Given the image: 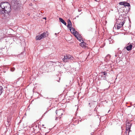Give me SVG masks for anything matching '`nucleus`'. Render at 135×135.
Returning a JSON list of instances; mask_svg holds the SVG:
<instances>
[{"label":"nucleus","instance_id":"nucleus-1","mask_svg":"<svg viewBox=\"0 0 135 135\" xmlns=\"http://www.w3.org/2000/svg\"><path fill=\"white\" fill-rule=\"evenodd\" d=\"M11 10V6L8 2H2L0 4V14H4L9 12Z\"/></svg>","mask_w":135,"mask_h":135},{"label":"nucleus","instance_id":"nucleus-2","mask_svg":"<svg viewBox=\"0 0 135 135\" xmlns=\"http://www.w3.org/2000/svg\"><path fill=\"white\" fill-rule=\"evenodd\" d=\"M124 15H120L118 20L117 21L116 24H117V28L118 30L120 28L123 26L124 23L125 22V21L124 19H123L124 17Z\"/></svg>","mask_w":135,"mask_h":135},{"label":"nucleus","instance_id":"nucleus-3","mask_svg":"<svg viewBox=\"0 0 135 135\" xmlns=\"http://www.w3.org/2000/svg\"><path fill=\"white\" fill-rule=\"evenodd\" d=\"M49 34L48 32L47 31L44 32L40 35L36 36V40H40L41 39L47 37L48 35Z\"/></svg>","mask_w":135,"mask_h":135},{"label":"nucleus","instance_id":"nucleus-4","mask_svg":"<svg viewBox=\"0 0 135 135\" xmlns=\"http://www.w3.org/2000/svg\"><path fill=\"white\" fill-rule=\"evenodd\" d=\"M11 4L12 6L13 7V8H14L15 10L17 9V4L16 0H12L11 2Z\"/></svg>","mask_w":135,"mask_h":135},{"label":"nucleus","instance_id":"nucleus-5","mask_svg":"<svg viewBox=\"0 0 135 135\" xmlns=\"http://www.w3.org/2000/svg\"><path fill=\"white\" fill-rule=\"evenodd\" d=\"M33 132L34 133L36 134L38 132L40 131V125H39L38 126L37 125H35L33 127Z\"/></svg>","mask_w":135,"mask_h":135},{"label":"nucleus","instance_id":"nucleus-6","mask_svg":"<svg viewBox=\"0 0 135 135\" xmlns=\"http://www.w3.org/2000/svg\"><path fill=\"white\" fill-rule=\"evenodd\" d=\"M70 55H66V56H65L62 59V60L64 62H69V60L70 58Z\"/></svg>","mask_w":135,"mask_h":135},{"label":"nucleus","instance_id":"nucleus-7","mask_svg":"<svg viewBox=\"0 0 135 135\" xmlns=\"http://www.w3.org/2000/svg\"><path fill=\"white\" fill-rule=\"evenodd\" d=\"M4 30V28L0 29V39L3 38L4 37V34L3 32Z\"/></svg>","mask_w":135,"mask_h":135},{"label":"nucleus","instance_id":"nucleus-8","mask_svg":"<svg viewBox=\"0 0 135 135\" xmlns=\"http://www.w3.org/2000/svg\"><path fill=\"white\" fill-rule=\"evenodd\" d=\"M56 115H57V116H58L59 115V117L60 118H61V117H60V115H61L63 114L62 113V112L61 110H56Z\"/></svg>","mask_w":135,"mask_h":135},{"label":"nucleus","instance_id":"nucleus-9","mask_svg":"<svg viewBox=\"0 0 135 135\" xmlns=\"http://www.w3.org/2000/svg\"><path fill=\"white\" fill-rule=\"evenodd\" d=\"M70 30L74 35L77 34V33H78V32L76 31L75 29L73 27H72L70 29Z\"/></svg>","mask_w":135,"mask_h":135},{"label":"nucleus","instance_id":"nucleus-10","mask_svg":"<svg viewBox=\"0 0 135 135\" xmlns=\"http://www.w3.org/2000/svg\"><path fill=\"white\" fill-rule=\"evenodd\" d=\"M131 125V124L129 123H128L127 124L126 129L127 130H129V132L130 131Z\"/></svg>","mask_w":135,"mask_h":135},{"label":"nucleus","instance_id":"nucleus-11","mask_svg":"<svg viewBox=\"0 0 135 135\" xmlns=\"http://www.w3.org/2000/svg\"><path fill=\"white\" fill-rule=\"evenodd\" d=\"M110 58V55L108 54L104 58V60L106 62H107L108 61H109Z\"/></svg>","mask_w":135,"mask_h":135},{"label":"nucleus","instance_id":"nucleus-12","mask_svg":"<svg viewBox=\"0 0 135 135\" xmlns=\"http://www.w3.org/2000/svg\"><path fill=\"white\" fill-rule=\"evenodd\" d=\"M68 24L67 25V27L70 29L71 28L72 26V23L71 22L70 20H68Z\"/></svg>","mask_w":135,"mask_h":135},{"label":"nucleus","instance_id":"nucleus-13","mask_svg":"<svg viewBox=\"0 0 135 135\" xmlns=\"http://www.w3.org/2000/svg\"><path fill=\"white\" fill-rule=\"evenodd\" d=\"M95 102L94 101H91L89 104V105L90 107H94V105H95Z\"/></svg>","mask_w":135,"mask_h":135},{"label":"nucleus","instance_id":"nucleus-14","mask_svg":"<svg viewBox=\"0 0 135 135\" xmlns=\"http://www.w3.org/2000/svg\"><path fill=\"white\" fill-rule=\"evenodd\" d=\"M132 44H130L129 45L127 46L126 47L127 50L129 51L131 50L132 49Z\"/></svg>","mask_w":135,"mask_h":135},{"label":"nucleus","instance_id":"nucleus-15","mask_svg":"<svg viewBox=\"0 0 135 135\" xmlns=\"http://www.w3.org/2000/svg\"><path fill=\"white\" fill-rule=\"evenodd\" d=\"M82 41L83 42L80 44V45L81 47L84 48L85 47H86L85 45H86V43L84 42L82 40Z\"/></svg>","mask_w":135,"mask_h":135},{"label":"nucleus","instance_id":"nucleus-16","mask_svg":"<svg viewBox=\"0 0 135 135\" xmlns=\"http://www.w3.org/2000/svg\"><path fill=\"white\" fill-rule=\"evenodd\" d=\"M124 6H128V7H130V4L129 3H127V2L124 1Z\"/></svg>","mask_w":135,"mask_h":135},{"label":"nucleus","instance_id":"nucleus-17","mask_svg":"<svg viewBox=\"0 0 135 135\" xmlns=\"http://www.w3.org/2000/svg\"><path fill=\"white\" fill-rule=\"evenodd\" d=\"M69 59V61H71L73 60L74 59V58L71 55H70Z\"/></svg>","mask_w":135,"mask_h":135},{"label":"nucleus","instance_id":"nucleus-18","mask_svg":"<svg viewBox=\"0 0 135 135\" xmlns=\"http://www.w3.org/2000/svg\"><path fill=\"white\" fill-rule=\"evenodd\" d=\"M129 130H127V129H126V130L125 132L124 133V135H129Z\"/></svg>","mask_w":135,"mask_h":135},{"label":"nucleus","instance_id":"nucleus-19","mask_svg":"<svg viewBox=\"0 0 135 135\" xmlns=\"http://www.w3.org/2000/svg\"><path fill=\"white\" fill-rule=\"evenodd\" d=\"M101 73L103 74L102 75L106 76L107 75V73L105 71L101 72Z\"/></svg>","mask_w":135,"mask_h":135},{"label":"nucleus","instance_id":"nucleus-20","mask_svg":"<svg viewBox=\"0 0 135 135\" xmlns=\"http://www.w3.org/2000/svg\"><path fill=\"white\" fill-rule=\"evenodd\" d=\"M59 21L61 22H62V23L65 21L62 18H59Z\"/></svg>","mask_w":135,"mask_h":135},{"label":"nucleus","instance_id":"nucleus-21","mask_svg":"<svg viewBox=\"0 0 135 135\" xmlns=\"http://www.w3.org/2000/svg\"><path fill=\"white\" fill-rule=\"evenodd\" d=\"M77 39L80 41H81V40L82 39V36L80 37H75Z\"/></svg>","mask_w":135,"mask_h":135},{"label":"nucleus","instance_id":"nucleus-22","mask_svg":"<svg viewBox=\"0 0 135 135\" xmlns=\"http://www.w3.org/2000/svg\"><path fill=\"white\" fill-rule=\"evenodd\" d=\"M3 90V88L2 86H0V95L2 94V90Z\"/></svg>","mask_w":135,"mask_h":135},{"label":"nucleus","instance_id":"nucleus-23","mask_svg":"<svg viewBox=\"0 0 135 135\" xmlns=\"http://www.w3.org/2000/svg\"><path fill=\"white\" fill-rule=\"evenodd\" d=\"M75 37H80V36H81L79 34V33L78 32V33H77V34L74 35Z\"/></svg>","mask_w":135,"mask_h":135},{"label":"nucleus","instance_id":"nucleus-24","mask_svg":"<svg viewBox=\"0 0 135 135\" xmlns=\"http://www.w3.org/2000/svg\"><path fill=\"white\" fill-rule=\"evenodd\" d=\"M124 2H119V4L121 5H123L124 6V5L125 4H124Z\"/></svg>","mask_w":135,"mask_h":135},{"label":"nucleus","instance_id":"nucleus-25","mask_svg":"<svg viewBox=\"0 0 135 135\" xmlns=\"http://www.w3.org/2000/svg\"><path fill=\"white\" fill-rule=\"evenodd\" d=\"M15 70V69L14 67L12 68L11 69V71L13 72V71Z\"/></svg>","mask_w":135,"mask_h":135},{"label":"nucleus","instance_id":"nucleus-26","mask_svg":"<svg viewBox=\"0 0 135 135\" xmlns=\"http://www.w3.org/2000/svg\"><path fill=\"white\" fill-rule=\"evenodd\" d=\"M101 77L103 78V79L104 80H105L106 79V78L105 76H103L102 75L101 76Z\"/></svg>","mask_w":135,"mask_h":135},{"label":"nucleus","instance_id":"nucleus-27","mask_svg":"<svg viewBox=\"0 0 135 135\" xmlns=\"http://www.w3.org/2000/svg\"><path fill=\"white\" fill-rule=\"evenodd\" d=\"M120 55H119V53H117L116 54H115V57H117V56H120Z\"/></svg>","mask_w":135,"mask_h":135},{"label":"nucleus","instance_id":"nucleus-28","mask_svg":"<svg viewBox=\"0 0 135 135\" xmlns=\"http://www.w3.org/2000/svg\"><path fill=\"white\" fill-rule=\"evenodd\" d=\"M47 112V111H46V112L42 115V117H43L44 116H45V114H46V113Z\"/></svg>","mask_w":135,"mask_h":135},{"label":"nucleus","instance_id":"nucleus-29","mask_svg":"<svg viewBox=\"0 0 135 135\" xmlns=\"http://www.w3.org/2000/svg\"><path fill=\"white\" fill-rule=\"evenodd\" d=\"M63 23V24H64L65 25H66V22L65 21H64V22Z\"/></svg>","mask_w":135,"mask_h":135},{"label":"nucleus","instance_id":"nucleus-30","mask_svg":"<svg viewBox=\"0 0 135 135\" xmlns=\"http://www.w3.org/2000/svg\"><path fill=\"white\" fill-rule=\"evenodd\" d=\"M118 53H119V54H122V52L121 51H119Z\"/></svg>","mask_w":135,"mask_h":135},{"label":"nucleus","instance_id":"nucleus-31","mask_svg":"<svg viewBox=\"0 0 135 135\" xmlns=\"http://www.w3.org/2000/svg\"><path fill=\"white\" fill-rule=\"evenodd\" d=\"M43 19H46V17H44V18H43Z\"/></svg>","mask_w":135,"mask_h":135},{"label":"nucleus","instance_id":"nucleus-32","mask_svg":"<svg viewBox=\"0 0 135 135\" xmlns=\"http://www.w3.org/2000/svg\"><path fill=\"white\" fill-rule=\"evenodd\" d=\"M129 9L128 10V11H129L130 10V8L129 7Z\"/></svg>","mask_w":135,"mask_h":135},{"label":"nucleus","instance_id":"nucleus-33","mask_svg":"<svg viewBox=\"0 0 135 135\" xmlns=\"http://www.w3.org/2000/svg\"><path fill=\"white\" fill-rule=\"evenodd\" d=\"M57 119V117H56V118L55 119L56 120Z\"/></svg>","mask_w":135,"mask_h":135},{"label":"nucleus","instance_id":"nucleus-34","mask_svg":"<svg viewBox=\"0 0 135 135\" xmlns=\"http://www.w3.org/2000/svg\"><path fill=\"white\" fill-rule=\"evenodd\" d=\"M55 35H57V33H55Z\"/></svg>","mask_w":135,"mask_h":135},{"label":"nucleus","instance_id":"nucleus-35","mask_svg":"<svg viewBox=\"0 0 135 135\" xmlns=\"http://www.w3.org/2000/svg\"><path fill=\"white\" fill-rule=\"evenodd\" d=\"M43 126H44V125H42Z\"/></svg>","mask_w":135,"mask_h":135}]
</instances>
